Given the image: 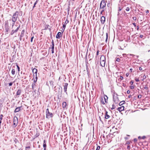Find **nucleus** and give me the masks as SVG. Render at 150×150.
Here are the masks:
<instances>
[{"mask_svg":"<svg viewBox=\"0 0 150 150\" xmlns=\"http://www.w3.org/2000/svg\"><path fill=\"white\" fill-rule=\"evenodd\" d=\"M100 146H98L97 148H96V150H99L100 149Z\"/></svg>","mask_w":150,"mask_h":150,"instance_id":"nucleus-33","label":"nucleus"},{"mask_svg":"<svg viewBox=\"0 0 150 150\" xmlns=\"http://www.w3.org/2000/svg\"><path fill=\"white\" fill-rule=\"evenodd\" d=\"M107 1L102 0L100 4V8H104L105 7Z\"/></svg>","mask_w":150,"mask_h":150,"instance_id":"nucleus-5","label":"nucleus"},{"mask_svg":"<svg viewBox=\"0 0 150 150\" xmlns=\"http://www.w3.org/2000/svg\"><path fill=\"white\" fill-rule=\"evenodd\" d=\"M3 116V115H1L0 116V122H1V120L2 119V117Z\"/></svg>","mask_w":150,"mask_h":150,"instance_id":"nucleus-26","label":"nucleus"},{"mask_svg":"<svg viewBox=\"0 0 150 150\" xmlns=\"http://www.w3.org/2000/svg\"><path fill=\"white\" fill-rule=\"evenodd\" d=\"M15 32V31L14 30V29H13L12 31L11 34V35L13 34Z\"/></svg>","mask_w":150,"mask_h":150,"instance_id":"nucleus-32","label":"nucleus"},{"mask_svg":"<svg viewBox=\"0 0 150 150\" xmlns=\"http://www.w3.org/2000/svg\"><path fill=\"white\" fill-rule=\"evenodd\" d=\"M54 47L52 48V54L54 53Z\"/></svg>","mask_w":150,"mask_h":150,"instance_id":"nucleus-36","label":"nucleus"},{"mask_svg":"<svg viewBox=\"0 0 150 150\" xmlns=\"http://www.w3.org/2000/svg\"><path fill=\"white\" fill-rule=\"evenodd\" d=\"M122 10V8H120V7H119V10H118V11H121Z\"/></svg>","mask_w":150,"mask_h":150,"instance_id":"nucleus-50","label":"nucleus"},{"mask_svg":"<svg viewBox=\"0 0 150 150\" xmlns=\"http://www.w3.org/2000/svg\"><path fill=\"white\" fill-rule=\"evenodd\" d=\"M21 93V90H18L17 92V95H20Z\"/></svg>","mask_w":150,"mask_h":150,"instance_id":"nucleus-22","label":"nucleus"},{"mask_svg":"<svg viewBox=\"0 0 150 150\" xmlns=\"http://www.w3.org/2000/svg\"><path fill=\"white\" fill-rule=\"evenodd\" d=\"M106 40H105V42L107 43V40H108V33H106Z\"/></svg>","mask_w":150,"mask_h":150,"instance_id":"nucleus-21","label":"nucleus"},{"mask_svg":"<svg viewBox=\"0 0 150 150\" xmlns=\"http://www.w3.org/2000/svg\"><path fill=\"white\" fill-rule=\"evenodd\" d=\"M127 55L129 56H135V55H134L133 54H128Z\"/></svg>","mask_w":150,"mask_h":150,"instance_id":"nucleus-41","label":"nucleus"},{"mask_svg":"<svg viewBox=\"0 0 150 150\" xmlns=\"http://www.w3.org/2000/svg\"><path fill=\"white\" fill-rule=\"evenodd\" d=\"M141 80L143 81L144 80L146 79V76L145 75V74H142L141 75Z\"/></svg>","mask_w":150,"mask_h":150,"instance_id":"nucleus-11","label":"nucleus"},{"mask_svg":"<svg viewBox=\"0 0 150 150\" xmlns=\"http://www.w3.org/2000/svg\"><path fill=\"white\" fill-rule=\"evenodd\" d=\"M125 103V101H122L121 102H120L119 103V105H122V104H123Z\"/></svg>","mask_w":150,"mask_h":150,"instance_id":"nucleus-24","label":"nucleus"},{"mask_svg":"<svg viewBox=\"0 0 150 150\" xmlns=\"http://www.w3.org/2000/svg\"><path fill=\"white\" fill-rule=\"evenodd\" d=\"M37 1H36V2H35V4H34V6H35V5L36 4L37 2Z\"/></svg>","mask_w":150,"mask_h":150,"instance_id":"nucleus-61","label":"nucleus"},{"mask_svg":"<svg viewBox=\"0 0 150 150\" xmlns=\"http://www.w3.org/2000/svg\"><path fill=\"white\" fill-rule=\"evenodd\" d=\"M124 108H125V107L124 106H122L118 108L117 109V110H118L120 112H121L124 110Z\"/></svg>","mask_w":150,"mask_h":150,"instance_id":"nucleus-10","label":"nucleus"},{"mask_svg":"<svg viewBox=\"0 0 150 150\" xmlns=\"http://www.w3.org/2000/svg\"><path fill=\"white\" fill-rule=\"evenodd\" d=\"M129 75V74L128 73H127L126 74V76L128 77Z\"/></svg>","mask_w":150,"mask_h":150,"instance_id":"nucleus-52","label":"nucleus"},{"mask_svg":"<svg viewBox=\"0 0 150 150\" xmlns=\"http://www.w3.org/2000/svg\"><path fill=\"white\" fill-rule=\"evenodd\" d=\"M15 69H13L12 70V71H11V73L13 74V75L14 74H15Z\"/></svg>","mask_w":150,"mask_h":150,"instance_id":"nucleus-27","label":"nucleus"},{"mask_svg":"<svg viewBox=\"0 0 150 150\" xmlns=\"http://www.w3.org/2000/svg\"><path fill=\"white\" fill-rule=\"evenodd\" d=\"M104 11V10H103L101 11V14H102V13Z\"/></svg>","mask_w":150,"mask_h":150,"instance_id":"nucleus-63","label":"nucleus"},{"mask_svg":"<svg viewBox=\"0 0 150 150\" xmlns=\"http://www.w3.org/2000/svg\"><path fill=\"white\" fill-rule=\"evenodd\" d=\"M146 13H149V11L148 10H147V11H146Z\"/></svg>","mask_w":150,"mask_h":150,"instance_id":"nucleus-57","label":"nucleus"},{"mask_svg":"<svg viewBox=\"0 0 150 150\" xmlns=\"http://www.w3.org/2000/svg\"><path fill=\"white\" fill-rule=\"evenodd\" d=\"M143 37V36L142 35H140L139 36V37L140 38H142Z\"/></svg>","mask_w":150,"mask_h":150,"instance_id":"nucleus-51","label":"nucleus"},{"mask_svg":"<svg viewBox=\"0 0 150 150\" xmlns=\"http://www.w3.org/2000/svg\"><path fill=\"white\" fill-rule=\"evenodd\" d=\"M67 85H65L64 88V91L65 92H66L67 91Z\"/></svg>","mask_w":150,"mask_h":150,"instance_id":"nucleus-18","label":"nucleus"},{"mask_svg":"<svg viewBox=\"0 0 150 150\" xmlns=\"http://www.w3.org/2000/svg\"><path fill=\"white\" fill-rule=\"evenodd\" d=\"M104 98L105 103H107L108 99V97L106 95H104Z\"/></svg>","mask_w":150,"mask_h":150,"instance_id":"nucleus-14","label":"nucleus"},{"mask_svg":"<svg viewBox=\"0 0 150 150\" xmlns=\"http://www.w3.org/2000/svg\"><path fill=\"white\" fill-rule=\"evenodd\" d=\"M127 149L128 150H129L130 149V146L129 145H128L127 146Z\"/></svg>","mask_w":150,"mask_h":150,"instance_id":"nucleus-34","label":"nucleus"},{"mask_svg":"<svg viewBox=\"0 0 150 150\" xmlns=\"http://www.w3.org/2000/svg\"><path fill=\"white\" fill-rule=\"evenodd\" d=\"M139 70H142V68L141 67H140L139 68Z\"/></svg>","mask_w":150,"mask_h":150,"instance_id":"nucleus-55","label":"nucleus"},{"mask_svg":"<svg viewBox=\"0 0 150 150\" xmlns=\"http://www.w3.org/2000/svg\"><path fill=\"white\" fill-rule=\"evenodd\" d=\"M33 37H32L31 38V42H32L33 40Z\"/></svg>","mask_w":150,"mask_h":150,"instance_id":"nucleus-58","label":"nucleus"},{"mask_svg":"<svg viewBox=\"0 0 150 150\" xmlns=\"http://www.w3.org/2000/svg\"><path fill=\"white\" fill-rule=\"evenodd\" d=\"M130 144L129 142H128V141H127V142L126 143V144Z\"/></svg>","mask_w":150,"mask_h":150,"instance_id":"nucleus-49","label":"nucleus"},{"mask_svg":"<svg viewBox=\"0 0 150 150\" xmlns=\"http://www.w3.org/2000/svg\"><path fill=\"white\" fill-rule=\"evenodd\" d=\"M133 25L135 27L136 26V24L135 23H132Z\"/></svg>","mask_w":150,"mask_h":150,"instance_id":"nucleus-56","label":"nucleus"},{"mask_svg":"<svg viewBox=\"0 0 150 150\" xmlns=\"http://www.w3.org/2000/svg\"><path fill=\"white\" fill-rule=\"evenodd\" d=\"M113 101L116 103H118L119 101L118 95L115 92L113 93Z\"/></svg>","mask_w":150,"mask_h":150,"instance_id":"nucleus-3","label":"nucleus"},{"mask_svg":"<svg viewBox=\"0 0 150 150\" xmlns=\"http://www.w3.org/2000/svg\"><path fill=\"white\" fill-rule=\"evenodd\" d=\"M133 83H134V81L132 80L130 82V83L131 84H133Z\"/></svg>","mask_w":150,"mask_h":150,"instance_id":"nucleus-42","label":"nucleus"},{"mask_svg":"<svg viewBox=\"0 0 150 150\" xmlns=\"http://www.w3.org/2000/svg\"><path fill=\"white\" fill-rule=\"evenodd\" d=\"M136 17H133V19L134 20V21H136Z\"/></svg>","mask_w":150,"mask_h":150,"instance_id":"nucleus-43","label":"nucleus"},{"mask_svg":"<svg viewBox=\"0 0 150 150\" xmlns=\"http://www.w3.org/2000/svg\"><path fill=\"white\" fill-rule=\"evenodd\" d=\"M129 87V88L130 89H134V85H132L131 86H130Z\"/></svg>","mask_w":150,"mask_h":150,"instance_id":"nucleus-25","label":"nucleus"},{"mask_svg":"<svg viewBox=\"0 0 150 150\" xmlns=\"http://www.w3.org/2000/svg\"><path fill=\"white\" fill-rule=\"evenodd\" d=\"M17 67L18 69V70L19 71H20V68L18 65H17Z\"/></svg>","mask_w":150,"mask_h":150,"instance_id":"nucleus-53","label":"nucleus"},{"mask_svg":"<svg viewBox=\"0 0 150 150\" xmlns=\"http://www.w3.org/2000/svg\"><path fill=\"white\" fill-rule=\"evenodd\" d=\"M112 108H111V109L113 110L115 108V106L114 104H113L112 105Z\"/></svg>","mask_w":150,"mask_h":150,"instance_id":"nucleus-30","label":"nucleus"},{"mask_svg":"<svg viewBox=\"0 0 150 150\" xmlns=\"http://www.w3.org/2000/svg\"><path fill=\"white\" fill-rule=\"evenodd\" d=\"M132 68H131L129 70V71L130 72H132Z\"/></svg>","mask_w":150,"mask_h":150,"instance_id":"nucleus-54","label":"nucleus"},{"mask_svg":"<svg viewBox=\"0 0 150 150\" xmlns=\"http://www.w3.org/2000/svg\"><path fill=\"white\" fill-rule=\"evenodd\" d=\"M139 29V26L138 25L137 26V30H138Z\"/></svg>","mask_w":150,"mask_h":150,"instance_id":"nucleus-45","label":"nucleus"},{"mask_svg":"<svg viewBox=\"0 0 150 150\" xmlns=\"http://www.w3.org/2000/svg\"><path fill=\"white\" fill-rule=\"evenodd\" d=\"M18 16V13L17 11L16 12L13 13L12 18L13 22H15L16 21Z\"/></svg>","mask_w":150,"mask_h":150,"instance_id":"nucleus-4","label":"nucleus"},{"mask_svg":"<svg viewBox=\"0 0 150 150\" xmlns=\"http://www.w3.org/2000/svg\"><path fill=\"white\" fill-rule=\"evenodd\" d=\"M20 25H19V26L16 28V29L15 30H14L15 32H16L20 28Z\"/></svg>","mask_w":150,"mask_h":150,"instance_id":"nucleus-20","label":"nucleus"},{"mask_svg":"<svg viewBox=\"0 0 150 150\" xmlns=\"http://www.w3.org/2000/svg\"><path fill=\"white\" fill-rule=\"evenodd\" d=\"M101 102H102V103L103 104H105V103L103 101V99H102V100H101Z\"/></svg>","mask_w":150,"mask_h":150,"instance_id":"nucleus-40","label":"nucleus"},{"mask_svg":"<svg viewBox=\"0 0 150 150\" xmlns=\"http://www.w3.org/2000/svg\"><path fill=\"white\" fill-rule=\"evenodd\" d=\"M15 22H13V23H12V28H13V29L15 28V26H16V25H14V24H15Z\"/></svg>","mask_w":150,"mask_h":150,"instance_id":"nucleus-17","label":"nucleus"},{"mask_svg":"<svg viewBox=\"0 0 150 150\" xmlns=\"http://www.w3.org/2000/svg\"><path fill=\"white\" fill-rule=\"evenodd\" d=\"M86 71H87V74H88V76H89V71H88L89 69H88V66H86Z\"/></svg>","mask_w":150,"mask_h":150,"instance_id":"nucleus-19","label":"nucleus"},{"mask_svg":"<svg viewBox=\"0 0 150 150\" xmlns=\"http://www.w3.org/2000/svg\"><path fill=\"white\" fill-rule=\"evenodd\" d=\"M131 96H132L131 95H129V96H128V97L129 98H131Z\"/></svg>","mask_w":150,"mask_h":150,"instance_id":"nucleus-62","label":"nucleus"},{"mask_svg":"<svg viewBox=\"0 0 150 150\" xmlns=\"http://www.w3.org/2000/svg\"><path fill=\"white\" fill-rule=\"evenodd\" d=\"M62 34L61 32H59L56 35V37L57 39H60L61 37H62Z\"/></svg>","mask_w":150,"mask_h":150,"instance_id":"nucleus-8","label":"nucleus"},{"mask_svg":"<svg viewBox=\"0 0 150 150\" xmlns=\"http://www.w3.org/2000/svg\"><path fill=\"white\" fill-rule=\"evenodd\" d=\"M105 21V18L104 16H102L101 17L100 22L102 24H103Z\"/></svg>","mask_w":150,"mask_h":150,"instance_id":"nucleus-9","label":"nucleus"},{"mask_svg":"<svg viewBox=\"0 0 150 150\" xmlns=\"http://www.w3.org/2000/svg\"><path fill=\"white\" fill-rule=\"evenodd\" d=\"M43 147L44 148H46V144L45 143V140H44V144H43Z\"/></svg>","mask_w":150,"mask_h":150,"instance_id":"nucleus-23","label":"nucleus"},{"mask_svg":"<svg viewBox=\"0 0 150 150\" xmlns=\"http://www.w3.org/2000/svg\"><path fill=\"white\" fill-rule=\"evenodd\" d=\"M135 81L137 82H138L139 81V78H136L135 79Z\"/></svg>","mask_w":150,"mask_h":150,"instance_id":"nucleus-37","label":"nucleus"},{"mask_svg":"<svg viewBox=\"0 0 150 150\" xmlns=\"http://www.w3.org/2000/svg\"><path fill=\"white\" fill-rule=\"evenodd\" d=\"M37 70L36 68H34L33 70V73L34 81L35 82L37 81L38 77L37 76Z\"/></svg>","mask_w":150,"mask_h":150,"instance_id":"nucleus-2","label":"nucleus"},{"mask_svg":"<svg viewBox=\"0 0 150 150\" xmlns=\"http://www.w3.org/2000/svg\"><path fill=\"white\" fill-rule=\"evenodd\" d=\"M54 47V43L52 44V48Z\"/></svg>","mask_w":150,"mask_h":150,"instance_id":"nucleus-47","label":"nucleus"},{"mask_svg":"<svg viewBox=\"0 0 150 150\" xmlns=\"http://www.w3.org/2000/svg\"><path fill=\"white\" fill-rule=\"evenodd\" d=\"M141 97H142V96L141 95H139L138 96V98H141Z\"/></svg>","mask_w":150,"mask_h":150,"instance_id":"nucleus-44","label":"nucleus"},{"mask_svg":"<svg viewBox=\"0 0 150 150\" xmlns=\"http://www.w3.org/2000/svg\"><path fill=\"white\" fill-rule=\"evenodd\" d=\"M110 116L108 114V112L106 111L105 112V118L106 119H108L110 117Z\"/></svg>","mask_w":150,"mask_h":150,"instance_id":"nucleus-13","label":"nucleus"},{"mask_svg":"<svg viewBox=\"0 0 150 150\" xmlns=\"http://www.w3.org/2000/svg\"><path fill=\"white\" fill-rule=\"evenodd\" d=\"M127 92V94H129L130 93V91L129 90H128Z\"/></svg>","mask_w":150,"mask_h":150,"instance_id":"nucleus-48","label":"nucleus"},{"mask_svg":"<svg viewBox=\"0 0 150 150\" xmlns=\"http://www.w3.org/2000/svg\"><path fill=\"white\" fill-rule=\"evenodd\" d=\"M99 51L98 50L96 52V55L97 56L98 55V53H99Z\"/></svg>","mask_w":150,"mask_h":150,"instance_id":"nucleus-46","label":"nucleus"},{"mask_svg":"<svg viewBox=\"0 0 150 150\" xmlns=\"http://www.w3.org/2000/svg\"><path fill=\"white\" fill-rule=\"evenodd\" d=\"M46 117L47 118H50L53 116L52 113L49 112L48 108L46 110Z\"/></svg>","mask_w":150,"mask_h":150,"instance_id":"nucleus-6","label":"nucleus"},{"mask_svg":"<svg viewBox=\"0 0 150 150\" xmlns=\"http://www.w3.org/2000/svg\"><path fill=\"white\" fill-rule=\"evenodd\" d=\"M66 26V25L65 24V23H64V24L63 25V28H64L63 31H64V30Z\"/></svg>","mask_w":150,"mask_h":150,"instance_id":"nucleus-28","label":"nucleus"},{"mask_svg":"<svg viewBox=\"0 0 150 150\" xmlns=\"http://www.w3.org/2000/svg\"><path fill=\"white\" fill-rule=\"evenodd\" d=\"M116 61L118 62H120V59L119 58H116Z\"/></svg>","mask_w":150,"mask_h":150,"instance_id":"nucleus-29","label":"nucleus"},{"mask_svg":"<svg viewBox=\"0 0 150 150\" xmlns=\"http://www.w3.org/2000/svg\"><path fill=\"white\" fill-rule=\"evenodd\" d=\"M62 105L63 108H66L67 105L66 103V102H63L62 103Z\"/></svg>","mask_w":150,"mask_h":150,"instance_id":"nucleus-16","label":"nucleus"},{"mask_svg":"<svg viewBox=\"0 0 150 150\" xmlns=\"http://www.w3.org/2000/svg\"><path fill=\"white\" fill-rule=\"evenodd\" d=\"M142 87V89L144 88L146 90L148 89V87L146 85H142V86L140 87Z\"/></svg>","mask_w":150,"mask_h":150,"instance_id":"nucleus-15","label":"nucleus"},{"mask_svg":"<svg viewBox=\"0 0 150 150\" xmlns=\"http://www.w3.org/2000/svg\"><path fill=\"white\" fill-rule=\"evenodd\" d=\"M107 6L108 7H110V2L109 1L108 3H107Z\"/></svg>","mask_w":150,"mask_h":150,"instance_id":"nucleus-35","label":"nucleus"},{"mask_svg":"<svg viewBox=\"0 0 150 150\" xmlns=\"http://www.w3.org/2000/svg\"><path fill=\"white\" fill-rule=\"evenodd\" d=\"M21 107H18L16 108L15 111V112H19L20 110V108Z\"/></svg>","mask_w":150,"mask_h":150,"instance_id":"nucleus-12","label":"nucleus"},{"mask_svg":"<svg viewBox=\"0 0 150 150\" xmlns=\"http://www.w3.org/2000/svg\"><path fill=\"white\" fill-rule=\"evenodd\" d=\"M126 55V54H122V55H123V56L124 57H125V55Z\"/></svg>","mask_w":150,"mask_h":150,"instance_id":"nucleus-60","label":"nucleus"},{"mask_svg":"<svg viewBox=\"0 0 150 150\" xmlns=\"http://www.w3.org/2000/svg\"><path fill=\"white\" fill-rule=\"evenodd\" d=\"M130 9L129 7H127L126 9V10L127 11H129Z\"/></svg>","mask_w":150,"mask_h":150,"instance_id":"nucleus-38","label":"nucleus"},{"mask_svg":"<svg viewBox=\"0 0 150 150\" xmlns=\"http://www.w3.org/2000/svg\"><path fill=\"white\" fill-rule=\"evenodd\" d=\"M145 136H144L142 137L143 139H144L145 138Z\"/></svg>","mask_w":150,"mask_h":150,"instance_id":"nucleus-64","label":"nucleus"},{"mask_svg":"<svg viewBox=\"0 0 150 150\" xmlns=\"http://www.w3.org/2000/svg\"><path fill=\"white\" fill-rule=\"evenodd\" d=\"M18 123V118L15 116L14 117L13 120V124L16 126L17 125Z\"/></svg>","mask_w":150,"mask_h":150,"instance_id":"nucleus-7","label":"nucleus"},{"mask_svg":"<svg viewBox=\"0 0 150 150\" xmlns=\"http://www.w3.org/2000/svg\"><path fill=\"white\" fill-rule=\"evenodd\" d=\"M69 23V21L68 20H67V19L65 21V22L64 23L65 24H66H66L68 23Z\"/></svg>","mask_w":150,"mask_h":150,"instance_id":"nucleus-31","label":"nucleus"},{"mask_svg":"<svg viewBox=\"0 0 150 150\" xmlns=\"http://www.w3.org/2000/svg\"><path fill=\"white\" fill-rule=\"evenodd\" d=\"M124 78L123 76H120V79L121 80H122Z\"/></svg>","mask_w":150,"mask_h":150,"instance_id":"nucleus-39","label":"nucleus"},{"mask_svg":"<svg viewBox=\"0 0 150 150\" xmlns=\"http://www.w3.org/2000/svg\"><path fill=\"white\" fill-rule=\"evenodd\" d=\"M100 64L102 67H104L105 65V58L103 55H102L100 59Z\"/></svg>","mask_w":150,"mask_h":150,"instance_id":"nucleus-1","label":"nucleus"},{"mask_svg":"<svg viewBox=\"0 0 150 150\" xmlns=\"http://www.w3.org/2000/svg\"><path fill=\"white\" fill-rule=\"evenodd\" d=\"M125 139H128V138L127 137H125Z\"/></svg>","mask_w":150,"mask_h":150,"instance_id":"nucleus-59","label":"nucleus"}]
</instances>
